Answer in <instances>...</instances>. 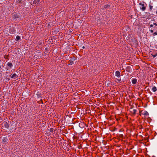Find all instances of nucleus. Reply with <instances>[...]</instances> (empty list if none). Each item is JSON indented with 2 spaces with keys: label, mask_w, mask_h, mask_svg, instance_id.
I'll list each match as a JSON object with an SVG mask.
<instances>
[{
  "label": "nucleus",
  "mask_w": 157,
  "mask_h": 157,
  "mask_svg": "<svg viewBox=\"0 0 157 157\" xmlns=\"http://www.w3.org/2000/svg\"><path fill=\"white\" fill-rule=\"evenodd\" d=\"M10 77L11 78L15 79L17 78L18 76L15 73H14L13 74H11L10 75Z\"/></svg>",
  "instance_id": "f03ea898"
},
{
  "label": "nucleus",
  "mask_w": 157,
  "mask_h": 157,
  "mask_svg": "<svg viewBox=\"0 0 157 157\" xmlns=\"http://www.w3.org/2000/svg\"><path fill=\"white\" fill-rule=\"evenodd\" d=\"M156 14H157V11L156 12Z\"/></svg>",
  "instance_id": "b1692460"
},
{
  "label": "nucleus",
  "mask_w": 157,
  "mask_h": 157,
  "mask_svg": "<svg viewBox=\"0 0 157 157\" xmlns=\"http://www.w3.org/2000/svg\"><path fill=\"white\" fill-rule=\"evenodd\" d=\"M7 65L10 68H11L13 66L12 63H7Z\"/></svg>",
  "instance_id": "9b49d317"
},
{
  "label": "nucleus",
  "mask_w": 157,
  "mask_h": 157,
  "mask_svg": "<svg viewBox=\"0 0 157 157\" xmlns=\"http://www.w3.org/2000/svg\"><path fill=\"white\" fill-rule=\"evenodd\" d=\"M152 90L153 92H155L157 91V88L155 86H154L152 87Z\"/></svg>",
  "instance_id": "1a4fd4ad"
},
{
  "label": "nucleus",
  "mask_w": 157,
  "mask_h": 157,
  "mask_svg": "<svg viewBox=\"0 0 157 157\" xmlns=\"http://www.w3.org/2000/svg\"><path fill=\"white\" fill-rule=\"evenodd\" d=\"M82 48H85V47H84V46H83V47H82Z\"/></svg>",
  "instance_id": "5701e85b"
},
{
  "label": "nucleus",
  "mask_w": 157,
  "mask_h": 157,
  "mask_svg": "<svg viewBox=\"0 0 157 157\" xmlns=\"http://www.w3.org/2000/svg\"><path fill=\"white\" fill-rule=\"evenodd\" d=\"M149 9L151 10H152L153 9V6H151L150 4L149 5Z\"/></svg>",
  "instance_id": "2eb2a0df"
},
{
  "label": "nucleus",
  "mask_w": 157,
  "mask_h": 157,
  "mask_svg": "<svg viewBox=\"0 0 157 157\" xmlns=\"http://www.w3.org/2000/svg\"><path fill=\"white\" fill-rule=\"evenodd\" d=\"M132 83L133 84H136L137 82V80L136 78H133L132 80Z\"/></svg>",
  "instance_id": "0eeeda50"
},
{
  "label": "nucleus",
  "mask_w": 157,
  "mask_h": 157,
  "mask_svg": "<svg viewBox=\"0 0 157 157\" xmlns=\"http://www.w3.org/2000/svg\"><path fill=\"white\" fill-rule=\"evenodd\" d=\"M136 111H137L136 109H133L132 111V113L133 115H135L136 113Z\"/></svg>",
  "instance_id": "9d476101"
},
{
  "label": "nucleus",
  "mask_w": 157,
  "mask_h": 157,
  "mask_svg": "<svg viewBox=\"0 0 157 157\" xmlns=\"http://www.w3.org/2000/svg\"><path fill=\"white\" fill-rule=\"evenodd\" d=\"M17 40L18 41L20 39V37L19 36H17L16 37Z\"/></svg>",
  "instance_id": "4468645a"
},
{
  "label": "nucleus",
  "mask_w": 157,
  "mask_h": 157,
  "mask_svg": "<svg viewBox=\"0 0 157 157\" xmlns=\"http://www.w3.org/2000/svg\"><path fill=\"white\" fill-rule=\"evenodd\" d=\"M121 78H118L116 79V82H121Z\"/></svg>",
  "instance_id": "f8f14e48"
},
{
  "label": "nucleus",
  "mask_w": 157,
  "mask_h": 157,
  "mask_svg": "<svg viewBox=\"0 0 157 157\" xmlns=\"http://www.w3.org/2000/svg\"><path fill=\"white\" fill-rule=\"evenodd\" d=\"M40 0H34L33 2V4H37L40 2Z\"/></svg>",
  "instance_id": "6e6552de"
},
{
  "label": "nucleus",
  "mask_w": 157,
  "mask_h": 157,
  "mask_svg": "<svg viewBox=\"0 0 157 157\" xmlns=\"http://www.w3.org/2000/svg\"><path fill=\"white\" fill-rule=\"evenodd\" d=\"M153 35V36L157 35V31L155 32L154 33Z\"/></svg>",
  "instance_id": "a211bd4d"
},
{
  "label": "nucleus",
  "mask_w": 157,
  "mask_h": 157,
  "mask_svg": "<svg viewBox=\"0 0 157 157\" xmlns=\"http://www.w3.org/2000/svg\"><path fill=\"white\" fill-rule=\"evenodd\" d=\"M4 142H6V140H6L5 138H4L3 140H2Z\"/></svg>",
  "instance_id": "6ab92c4d"
},
{
  "label": "nucleus",
  "mask_w": 157,
  "mask_h": 157,
  "mask_svg": "<svg viewBox=\"0 0 157 157\" xmlns=\"http://www.w3.org/2000/svg\"><path fill=\"white\" fill-rule=\"evenodd\" d=\"M4 125L5 128H8L9 126V124L7 122H4Z\"/></svg>",
  "instance_id": "39448f33"
},
{
  "label": "nucleus",
  "mask_w": 157,
  "mask_h": 157,
  "mask_svg": "<svg viewBox=\"0 0 157 157\" xmlns=\"http://www.w3.org/2000/svg\"><path fill=\"white\" fill-rule=\"evenodd\" d=\"M150 27H152L153 26V25L152 24L150 25Z\"/></svg>",
  "instance_id": "4be33fe9"
},
{
  "label": "nucleus",
  "mask_w": 157,
  "mask_h": 157,
  "mask_svg": "<svg viewBox=\"0 0 157 157\" xmlns=\"http://www.w3.org/2000/svg\"><path fill=\"white\" fill-rule=\"evenodd\" d=\"M109 6V5H106L104 6V8H106L108 7Z\"/></svg>",
  "instance_id": "dca6fc26"
},
{
  "label": "nucleus",
  "mask_w": 157,
  "mask_h": 157,
  "mask_svg": "<svg viewBox=\"0 0 157 157\" xmlns=\"http://www.w3.org/2000/svg\"><path fill=\"white\" fill-rule=\"evenodd\" d=\"M126 71L127 72H130L131 71V69L130 66H128L126 68Z\"/></svg>",
  "instance_id": "20e7f679"
},
{
  "label": "nucleus",
  "mask_w": 157,
  "mask_h": 157,
  "mask_svg": "<svg viewBox=\"0 0 157 157\" xmlns=\"http://www.w3.org/2000/svg\"><path fill=\"white\" fill-rule=\"evenodd\" d=\"M115 75L116 76H117L119 78L121 76V73L120 72L118 71H116L115 72Z\"/></svg>",
  "instance_id": "7ed1b4c3"
},
{
  "label": "nucleus",
  "mask_w": 157,
  "mask_h": 157,
  "mask_svg": "<svg viewBox=\"0 0 157 157\" xmlns=\"http://www.w3.org/2000/svg\"><path fill=\"white\" fill-rule=\"evenodd\" d=\"M144 2H143V3H142L140 2L139 3V5L142 7V8H141V9L143 11H144L146 10V7L144 6Z\"/></svg>",
  "instance_id": "f257e3e1"
},
{
  "label": "nucleus",
  "mask_w": 157,
  "mask_h": 157,
  "mask_svg": "<svg viewBox=\"0 0 157 157\" xmlns=\"http://www.w3.org/2000/svg\"><path fill=\"white\" fill-rule=\"evenodd\" d=\"M151 55L154 57H155L157 56V53L156 52L155 53H153V54H152Z\"/></svg>",
  "instance_id": "ddd939ff"
},
{
  "label": "nucleus",
  "mask_w": 157,
  "mask_h": 157,
  "mask_svg": "<svg viewBox=\"0 0 157 157\" xmlns=\"http://www.w3.org/2000/svg\"><path fill=\"white\" fill-rule=\"evenodd\" d=\"M142 114L144 115L145 117L149 115V113L147 111H144L141 113Z\"/></svg>",
  "instance_id": "423d86ee"
},
{
  "label": "nucleus",
  "mask_w": 157,
  "mask_h": 157,
  "mask_svg": "<svg viewBox=\"0 0 157 157\" xmlns=\"http://www.w3.org/2000/svg\"><path fill=\"white\" fill-rule=\"evenodd\" d=\"M153 29H151L150 30V32L151 33H153Z\"/></svg>",
  "instance_id": "412c9836"
},
{
  "label": "nucleus",
  "mask_w": 157,
  "mask_h": 157,
  "mask_svg": "<svg viewBox=\"0 0 157 157\" xmlns=\"http://www.w3.org/2000/svg\"><path fill=\"white\" fill-rule=\"evenodd\" d=\"M53 130H54V129H53V128H50V130H49V131H50V132H53Z\"/></svg>",
  "instance_id": "f3484780"
},
{
  "label": "nucleus",
  "mask_w": 157,
  "mask_h": 157,
  "mask_svg": "<svg viewBox=\"0 0 157 157\" xmlns=\"http://www.w3.org/2000/svg\"><path fill=\"white\" fill-rule=\"evenodd\" d=\"M153 25H155V26H157V24L156 23H154L153 24Z\"/></svg>",
  "instance_id": "aec40b11"
}]
</instances>
